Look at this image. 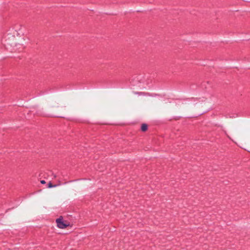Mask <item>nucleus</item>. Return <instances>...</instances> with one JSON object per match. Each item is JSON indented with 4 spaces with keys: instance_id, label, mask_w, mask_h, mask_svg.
<instances>
[{
    "instance_id": "f257e3e1",
    "label": "nucleus",
    "mask_w": 250,
    "mask_h": 250,
    "mask_svg": "<svg viewBox=\"0 0 250 250\" xmlns=\"http://www.w3.org/2000/svg\"><path fill=\"white\" fill-rule=\"evenodd\" d=\"M56 223L57 224V226L58 228L60 229H62V216H60L59 218L56 219Z\"/></svg>"
},
{
    "instance_id": "f03ea898",
    "label": "nucleus",
    "mask_w": 250,
    "mask_h": 250,
    "mask_svg": "<svg viewBox=\"0 0 250 250\" xmlns=\"http://www.w3.org/2000/svg\"><path fill=\"white\" fill-rule=\"evenodd\" d=\"M72 226V224H70L69 222H67L66 221H63V229L66 228H71Z\"/></svg>"
},
{
    "instance_id": "7ed1b4c3",
    "label": "nucleus",
    "mask_w": 250,
    "mask_h": 250,
    "mask_svg": "<svg viewBox=\"0 0 250 250\" xmlns=\"http://www.w3.org/2000/svg\"><path fill=\"white\" fill-rule=\"evenodd\" d=\"M147 129V125L146 124H143L141 126V130L146 131Z\"/></svg>"
},
{
    "instance_id": "20e7f679",
    "label": "nucleus",
    "mask_w": 250,
    "mask_h": 250,
    "mask_svg": "<svg viewBox=\"0 0 250 250\" xmlns=\"http://www.w3.org/2000/svg\"><path fill=\"white\" fill-rule=\"evenodd\" d=\"M56 185H53L51 182H49L48 184V188H52V187H56Z\"/></svg>"
},
{
    "instance_id": "39448f33",
    "label": "nucleus",
    "mask_w": 250,
    "mask_h": 250,
    "mask_svg": "<svg viewBox=\"0 0 250 250\" xmlns=\"http://www.w3.org/2000/svg\"><path fill=\"white\" fill-rule=\"evenodd\" d=\"M41 183L42 184H45L46 182L44 180H42V181H41Z\"/></svg>"
},
{
    "instance_id": "423d86ee",
    "label": "nucleus",
    "mask_w": 250,
    "mask_h": 250,
    "mask_svg": "<svg viewBox=\"0 0 250 250\" xmlns=\"http://www.w3.org/2000/svg\"><path fill=\"white\" fill-rule=\"evenodd\" d=\"M64 233H67V232H64L63 231V234H64Z\"/></svg>"
}]
</instances>
